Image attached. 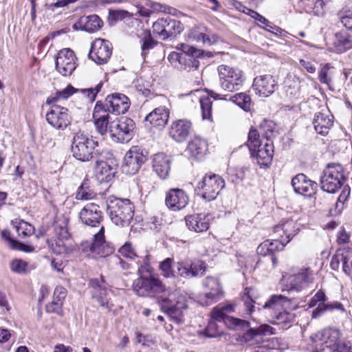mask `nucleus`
Listing matches in <instances>:
<instances>
[{
	"label": "nucleus",
	"instance_id": "nucleus-50",
	"mask_svg": "<svg viewBox=\"0 0 352 352\" xmlns=\"http://www.w3.org/2000/svg\"><path fill=\"white\" fill-rule=\"evenodd\" d=\"M202 118L204 120H210L212 117V102L210 97H202L199 100Z\"/></svg>",
	"mask_w": 352,
	"mask_h": 352
},
{
	"label": "nucleus",
	"instance_id": "nucleus-32",
	"mask_svg": "<svg viewBox=\"0 0 352 352\" xmlns=\"http://www.w3.org/2000/svg\"><path fill=\"white\" fill-rule=\"evenodd\" d=\"M299 228L296 222L287 219L274 227V232L287 243L298 233Z\"/></svg>",
	"mask_w": 352,
	"mask_h": 352
},
{
	"label": "nucleus",
	"instance_id": "nucleus-57",
	"mask_svg": "<svg viewBox=\"0 0 352 352\" xmlns=\"http://www.w3.org/2000/svg\"><path fill=\"white\" fill-rule=\"evenodd\" d=\"M274 329L267 325V324H263L260 326L258 329H250L247 334V337H253L254 336L258 335V334H273L274 333Z\"/></svg>",
	"mask_w": 352,
	"mask_h": 352
},
{
	"label": "nucleus",
	"instance_id": "nucleus-39",
	"mask_svg": "<svg viewBox=\"0 0 352 352\" xmlns=\"http://www.w3.org/2000/svg\"><path fill=\"white\" fill-rule=\"evenodd\" d=\"M183 29V24L180 21L170 19V17L166 18V28L165 34H164V40L179 34Z\"/></svg>",
	"mask_w": 352,
	"mask_h": 352
},
{
	"label": "nucleus",
	"instance_id": "nucleus-43",
	"mask_svg": "<svg viewBox=\"0 0 352 352\" xmlns=\"http://www.w3.org/2000/svg\"><path fill=\"white\" fill-rule=\"evenodd\" d=\"M232 311H234V305L232 304L218 306L213 309L211 313V317L214 320L221 321L226 318L227 314H230Z\"/></svg>",
	"mask_w": 352,
	"mask_h": 352
},
{
	"label": "nucleus",
	"instance_id": "nucleus-20",
	"mask_svg": "<svg viewBox=\"0 0 352 352\" xmlns=\"http://www.w3.org/2000/svg\"><path fill=\"white\" fill-rule=\"evenodd\" d=\"M188 196L180 188L170 189L166 194V206L173 211H179L188 204Z\"/></svg>",
	"mask_w": 352,
	"mask_h": 352
},
{
	"label": "nucleus",
	"instance_id": "nucleus-30",
	"mask_svg": "<svg viewBox=\"0 0 352 352\" xmlns=\"http://www.w3.org/2000/svg\"><path fill=\"white\" fill-rule=\"evenodd\" d=\"M93 118L97 131L102 135L107 132L109 124V113L105 110L104 104L98 101L93 111Z\"/></svg>",
	"mask_w": 352,
	"mask_h": 352
},
{
	"label": "nucleus",
	"instance_id": "nucleus-56",
	"mask_svg": "<svg viewBox=\"0 0 352 352\" xmlns=\"http://www.w3.org/2000/svg\"><path fill=\"white\" fill-rule=\"evenodd\" d=\"M166 19H159L153 24V32L154 34L164 40V34H165Z\"/></svg>",
	"mask_w": 352,
	"mask_h": 352
},
{
	"label": "nucleus",
	"instance_id": "nucleus-35",
	"mask_svg": "<svg viewBox=\"0 0 352 352\" xmlns=\"http://www.w3.org/2000/svg\"><path fill=\"white\" fill-rule=\"evenodd\" d=\"M95 176L100 182H109L115 175V168L109 162L104 161L101 157L96 160Z\"/></svg>",
	"mask_w": 352,
	"mask_h": 352
},
{
	"label": "nucleus",
	"instance_id": "nucleus-29",
	"mask_svg": "<svg viewBox=\"0 0 352 352\" xmlns=\"http://www.w3.org/2000/svg\"><path fill=\"white\" fill-rule=\"evenodd\" d=\"M103 25L102 21L96 14L81 16L76 22L72 28L74 30H84L87 32H95L99 30Z\"/></svg>",
	"mask_w": 352,
	"mask_h": 352
},
{
	"label": "nucleus",
	"instance_id": "nucleus-31",
	"mask_svg": "<svg viewBox=\"0 0 352 352\" xmlns=\"http://www.w3.org/2000/svg\"><path fill=\"white\" fill-rule=\"evenodd\" d=\"M177 50H181L185 54L186 63H185L186 69H197L199 67V61L196 58L200 57L204 52L201 50L195 48L193 46L185 43L178 44Z\"/></svg>",
	"mask_w": 352,
	"mask_h": 352
},
{
	"label": "nucleus",
	"instance_id": "nucleus-18",
	"mask_svg": "<svg viewBox=\"0 0 352 352\" xmlns=\"http://www.w3.org/2000/svg\"><path fill=\"white\" fill-rule=\"evenodd\" d=\"M104 106L107 113L124 114L130 107V100L125 95L115 93L107 96Z\"/></svg>",
	"mask_w": 352,
	"mask_h": 352
},
{
	"label": "nucleus",
	"instance_id": "nucleus-6",
	"mask_svg": "<svg viewBox=\"0 0 352 352\" xmlns=\"http://www.w3.org/2000/svg\"><path fill=\"white\" fill-rule=\"evenodd\" d=\"M97 146L98 142L91 138L82 133H77L73 138L72 153L76 160L89 162L96 156Z\"/></svg>",
	"mask_w": 352,
	"mask_h": 352
},
{
	"label": "nucleus",
	"instance_id": "nucleus-44",
	"mask_svg": "<svg viewBox=\"0 0 352 352\" xmlns=\"http://www.w3.org/2000/svg\"><path fill=\"white\" fill-rule=\"evenodd\" d=\"M76 91L74 87L72 85H68L66 88L56 93V96L48 97L46 100V104H52L60 100L67 99L69 96L74 94Z\"/></svg>",
	"mask_w": 352,
	"mask_h": 352
},
{
	"label": "nucleus",
	"instance_id": "nucleus-61",
	"mask_svg": "<svg viewBox=\"0 0 352 352\" xmlns=\"http://www.w3.org/2000/svg\"><path fill=\"white\" fill-rule=\"evenodd\" d=\"M327 298L324 292L322 290H318L316 294L310 299L309 302V307H315L318 303L327 301Z\"/></svg>",
	"mask_w": 352,
	"mask_h": 352
},
{
	"label": "nucleus",
	"instance_id": "nucleus-36",
	"mask_svg": "<svg viewBox=\"0 0 352 352\" xmlns=\"http://www.w3.org/2000/svg\"><path fill=\"white\" fill-rule=\"evenodd\" d=\"M333 116L329 113L318 112L316 113L313 124L316 131L322 135L329 133V129L333 126Z\"/></svg>",
	"mask_w": 352,
	"mask_h": 352
},
{
	"label": "nucleus",
	"instance_id": "nucleus-21",
	"mask_svg": "<svg viewBox=\"0 0 352 352\" xmlns=\"http://www.w3.org/2000/svg\"><path fill=\"white\" fill-rule=\"evenodd\" d=\"M276 85L277 82L272 75L265 74L254 79L252 87L256 95L268 97L274 92Z\"/></svg>",
	"mask_w": 352,
	"mask_h": 352
},
{
	"label": "nucleus",
	"instance_id": "nucleus-19",
	"mask_svg": "<svg viewBox=\"0 0 352 352\" xmlns=\"http://www.w3.org/2000/svg\"><path fill=\"white\" fill-rule=\"evenodd\" d=\"M291 183L296 193L307 197L314 195L318 188V184L303 173L296 175L293 177Z\"/></svg>",
	"mask_w": 352,
	"mask_h": 352
},
{
	"label": "nucleus",
	"instance_id": "nucleus-11",
	"mask_svg": "<svg viewBox=\"0 0 352 352\" xmlns=\"http://www.w3.org/2000/svg\"><path fill=\"white\" fill-rule=\"evenodd\" d=\"M146 160V151L139 146H133L124 155L122 172L127 175L135 174Z\"/></svg>",
	"mask_w": 352,
	"mask_h": 352
},
{
	"label": "nucleus",
	"instance_id": "nucleus-34",
	"mask_svg": "<svg viewBox=\"0 0 352 352\" xmlns=\"http://www.w3.org/2000/svg\"><path fill=\"white\" fill-rule=\"evenodd\" d=\"M188 228L196 232H202L209 228V219L204 214H193L185 217Z\"/></svg>",
	"mask_w": 352,
	"mask_h": 352
},
{
	"label": "nucleus",
	"instance_id": "nucleus-16",
	"mask_svg": "<svg viewBox=\"0 0 352 352\" xmlns=\"http://www.w3.org/2000/svg\"><path fill=\"white\" fill-rule=\"evenodd\" d=\"M176 267L177 274L187 279L202 276L206 271V264L199 260H182L177 263Z\"/></svg>",
	"mask_w": 352,
	"mask_h": 352
},
{
	"label": "nucleus",
	"instance_id": "nucleus-63",
	"mask_svg": "<svg viewBox=\"0 0 352 352\" xmlns=\"http://www.w3.org/2000/svg\"><path fill=\"white\" fill-rule=\"evenodd\" d=\"M67 296V290L62 286H58L55 288L54 292V298L58 302L63 304V301Z\"/></svg>",
	"mask_w": 352,
	"mask_h": 352
},
{
	"label": "nucleus",
	"instance_id": "nucleus-46",
	"mask_svg": "<svg viewBox=\"0 0 352 352\" xmlns=\"http://www.w3.org/2000/svg\"><path fill=\"white\" fill-rule=\"evenodd\" d=\"M261 140L259 139V134L256 129H251L248 134V139L247 141V146L249 148L251 154H253L257 147H261L262 145Z\"/></svg>",
	"mask_w": 352,
	"mask_h": 352
},
{
	"label": "nucleus",
	"instance_id": "nucleus-48",
	"mask_svg": "<svg viewBox=\"0 0 352 352\" xmlns=\"http://www.w3.org/2000/svg\"><path fill=\"white\" fill-rule=\"evenodd\" d=\"M139 276L153 274V269L151 266V256L146 254L142 260L138 261Z\"/></svg>",
	"mask_w": 352,
	"mask_h": 352
},
{
	"label": "nucleus",
	"instance_id": "nucleus-58",
	"mask_svg": "<svg viewBox=\"0 0 352 352\" xmlns=\"http://www.w3.org/2000/svg\"><path fill=\"white\" fill-rule=\"evenodd\" d=\"M244 294V305L246 309V311L248 314H251L254 309V300L252 298V296L250 294L251 289L248 288H245Z\"/></svg>",
	"mask_w": 352,
	"mask_h": 352
},
{
	"label": "nucleus",
	"instance_id": "nucleus-10",
	"mask_svg": "<svg viewBox=\"0 0 352 352\" xmlns=\"http://www.w3.org/2000/svg\"><path fill=\"white\" fill-rule=\"evenodd\" d=\"M313 280V272L308 267L301 269L296 274H284L281 279L283 290L299 292L312 283Z\"/></svg>",
	"mask_w": 352,
	"mask_h": 352
},
{
	"label": "nucleus",
	"instance_id": "nucleus-17",
	"mask_svg": "<svg viewBox=\"0 0 352 352\" xmlns=\"http://www.w3.org/2000/svg\"><path fill=\"white\" fill-rule=\"evenodd\" d=\"M74 52L68 48L60 50L56 59V68L63 76H70L76 67Z\"/></svg>",
	"mask_w": 352,
	"mask_h": 352
},
{
	"label": "nucleus",
	"instance_id": "nucleus-2",
	"mask_svg": "<svg viewBox=\"0 0 352 352\" xmlns=\"http://www.w3.org/2000/svg\"><path fill=\"white\" fill-rule=\"evenodd\" d=\"M157 302L163 312L176 322L182 321L184 311L187 308L186 296L179 290L168 292L158 297Z\"/></svg>",
	"mask_w": 352,
	"mask_h": 352
},
{
	"label": "nucleus",
	"instance_id": "nucleus-45",
	"mask_svg": "<svg viewBox=\"0 0 352 352\" xmlns=\"http://www.w3.org/2000/svg\"><path fill=\"white\" fill-rule=\"evenodd\" d=\"M266 243L269 245L270 252L272 254L270 260L272 263V267H275L277 265L278 261L274 254L276 251L282 250L287 243H285V239H281V241L278 239L274 241L266 240Z\"/></svg>",
	"mask_w": 352,
	"mask_h": 352
},
{
	"label": "nucleus",
	"instance_id": "nucleus-38",
	"mask_svg": "<svg viewBox=\"0 0 352 352\" xmlns=\"http://www.w3.org/2000/svg\"><path fill=\"white\" fill-rule=\"evenodd\" d=\"M334 45L339 52H343L352 47V38L346 31H340L335 35Z\"/></svg>",
	"mask_w": 352,
	"mask_h": 352
},
{
	"label": "nucleus",
	"instance_id": "nucleus-33",
	"mask_svg": "<svg viewBox=\"0 0 352 352\" xmlns=\"http://www.w3.org/2000/svg\"><path fill=\"white\" fill-rule=\"evenodd\" d=\"M168 118L169 109L164 105L153 110L146 116L145 121L150 122L153 126L163 128L167 124Z\"/></svg>",
	"mask_w": 352,
	"mask_h": 352
},
{
	"label": "nucleus",
	"instance_id": "nucleus-27",
	"mask_svg": "<svg viewBox=\"0 0 352 352\" xmlns=\"http://www.w3.org/2000/svg\"><path fill=\"white\" fill-rule=\"evenodd\" d=\"M274 154V145L266 135V142L261 147H257L252 157H255L261 167H267L270 165Z\"/></svg>",
	"mask_w": 352,
	"mask_h": 352
},
{
	"label": "nucleus",
	"instance_id": "nucleus-42",
	"mask_svg": "<svg viewBox=\"0 0 352 352\" xmlns=\"http://www.w3.org/2000/svg\"><path fill=\"white\" fill-rule=\"evenodd\" d=\"M230 100L245 111L251 109L250 96L245 93H239L230 98Z\"/></svg>",
	"mask_w": 352,
	"mask_h": 352
},
{
	"label": "nucleus",
	"instance_id": "nucleus-13",
	"mask_svg": "<svg viewBox=\"0 0 352 352\" xmlns=\"http://www.w3.org/2000/svg\"><path fill=\"white\" fill-rule=\"evenodd\" d=\"M47 123L56 130L63 131L70 125L72 117L69 110L62 106L52 104L45 115Z\"/></svg>",
	"mask_w": 352,
	"mask_h": 352
},
{
	"label": "nucleus",
	"instance_id": "nucleus-12",
	"mask_svg": "<svg viewBox=\"0 0 352 352\" xmlns=\"http://www.w3.org/2000/svg\"><path fill=\"white\" fill-rule=\"evenodd\" d=\"M203 285L206 291L198 297V302L202 306H208L223 297L224 292L217 278L208 276L205 278Z\"/></svg>",
	"mask_w": 352,
	"mask_h": 352
},
{
	"label": "nucleus",
	"instance_id": "nucleus-7",
	"mask_svg": "<svg viewBox=\"0 0 352 352\" xmlns=\"http://www.w3.org/2000/svg\"><path fill=\"white\" fill-rule=\"evenodd\" d=\"M225 187V181L219 175L209 173L198 182L196 187L197 194L208 201L214 200Z\"/></svg>",
	"mask_w": 352,
	"mask_h": 352
},
{
	"label": "nucleus",
	"instance_id": "nucleus-49",
	"mask_svg": "<svg viewBox=\"0 0 352 352\" xmlns=\"http://www.w3.org/2000/svg\"><path fill=\"white\" fill-rule=\"evenodd\" d=\"M55 235L58 239L66 240L69 237L66 221H56L54 225Z\"/></svg>",
	"mask_w": 352,
	"mask_h": 352
},
{
	"label": "nucleus",
	"instance_id": "nucleus-25",
	"mask_svg": "<svg viewBox=\"0 0 352 352\" xmlns=\"http://www.w3.org/2000/svg\"><path fill=\"white\" fill-rule=\"evenodd\" d=\"M340 337L341 333L338 329L327 328L312 336L311 340L314 343L317 344L320 342L321 344H325L327 347L333 349L341 340Z\"/></svg>",
	"mask_w": 352,
	"mask_h": 352
},
{
	"label": "nucleus",
	"instance_id": "nucleus-54",
	"mask_svg": "<svg viewBox=\"0 0 352 352\" xmlns=\"http://www.w3.org/2000/svg\"><path fill=\"white\" fill-rule=\"evenodd\" d=\"M28 263L22 259H15L10 263V269L14 272L24 274L28 272Z\"/></svg>",
	"mask_w": 352,
	"mask_h": 352
},
{
	"label": "nucleus",
	"instance_id": "nucleus-52",
	"mask_svg": "<svg viewBox=\"0 0 352 352\" xmlns=\"http://www.w3.org/2000/svg\"><path fill=\"white\" fill-rule=\"evenodd\" d=\"M118 252L124 257L129 259H134L138 256L131 242L126 241L118 250Z\"/></svg>",
	"mask_w": 352,
	"mask_h": 352
},
{
	"label": "nucleus",
	"instance_id": "nucleus-28",
	"mask_svg": "<svg viewBox=\"0 0 352 352\" xmlns=\"http://www.w3.org/2000/svg\"><path fill=\"white\" fill-rule=\"evenodd\" d=\"M185 151L190 157L201 160L206 155L208 143L206 140L195 136L188 142Z\"/></svg>",
	"mask_w": 352,
	"mask_h": 352
},
{
	"label": "nucleus",
	"instance_id": "nucleus-4",
	"mask_svg": "<svg viewBox=\"0 0 352 352\" xmlns=\"http://www.w3.org/2000/svg\"><path fill=\"white\" fill-rule=\"evenodd\" d=\"M347 179L343 166L340 164H329L320 176L322 190L329 193L336 192Z\"/></svg>",
	"mask_w": 352,
	"mask_h": 352
},
{
	"label": "nucleus",
	"instance_id": "nucleus-41",
	"mask_svg": "<svg viewBox=\"0 0 352 352\" xmlns=\"http://www.w3.org/2000/svg\"><path fill=\"white\" fill-rule=\"evenodd\" d=\"M12 224L15 228L18 235L21 237L30 236L33 234L34 230V227L31 224L23 220L15 219L12 221Z\"/></svg>",
	"mask_w": 352,
	"mask_h": 352
},
{
	"label": "nucleus",
	"instance_id": "nucleus-59",
	"mask_svg": "<svg viewBox=\"0 0 352 352\" xmlns=\"http://www.w3.org/2000/svg\"><path fill=\"white\" fill-rule=\"evenodd\" d=\"M332 351L333 352H352V342L349 340H340Z\"/></svg>",
	"mask_w": 352,
	"mask_h": 352
},
{
	"label": "nucleus",
	"instance_id": "nucleus-23",
	"mask_svg": "<svg viewBox=\"0 0 352 352\" xmlns=\"http://www.w3.org/2000/svg\"><path fill=\"white\" fill-rule=\"evenodd\" d=\"M90 285L93 298L100 306L110 309L113 306L109 298L111 290L107 288L103 279H92L90 280Z\"/></svg>",
	"mask_w": 352,
	"mask_h": 352
},
{
	"label": "nucleus",
	"instance_id": "nucleus-14",
	"mask_svg": "<svg viewBox=\"0 0 352 352\" xmlns=\"http://www.w3.org/2000/svg\"><path fill=\"white\" fill-rule=\"evenodd\" d=\"M104 229L102 226L98 233L94 236L92 241H85L81 243L82 250L85 252H91L100 257H106L113 252V248L107 244L104 240Z\"/></svg>",
	"mask_w": 352,
	"mask_h": 352
},
{
	"label": "nucleus",
	"instance_id": "nucleus-47",
	"mask_svg": "<svg viewBox=\"0 0 352 352\" xmlns=\"http://www.w3.org/2000/svg\"><path fill=\"white\" fill-rule=\"evenodd\" d=\"M49 246L57 254H70L73 251V246L61 239H58L55 243H52Z\"/></svg>",
	"mask_w": 352,
	"mask_h": 352
},
{
	"label": "nucleus",
	"instance_id": "nucleus-3",
	"mask_svg": "<svg viewBox=\"0 0 352 352\" xmlns=\"http://www.w3.org/2000/svg\"><path fill=\"white\" fill-rule=\"evenodd\" d=\"M289 303L287 298L282 295L272 296L263 306L266 314L271 317L270 321L273 324L281 325L283 328L287 329L289 324L293 322L294 314L282 311L285 304Z\"/></svg>",
	"mask_w": 352,
	"mask_h": 352
},
{
	"label": "nucleus",
	"instance_id": "nucleus-1",
	"mask_svg": "<svg viewBox=\"0 0 352 352\" xmlns=\"http://www.w3.org/2000/svg\"><path fill=\"white\" fill-rule=\"evenodd\" d=\"M107 204V212L111 221L120 227L130 225L134 216V206L128 199L109 197Z\"/></svg>",
	"mask_w": 352,
	"mask_h": 352
},
{
	"label": "nucleus",
	"instance_id": "nucleus-40",
	"mask_svg": "<svg viewBox=\"0 0 352 352\" xmlns=\"http://www.w3.org/2000/svg\"><path fill=\"white\" fill-rule=\"evenodd\" d=\"M96 193L91 188L88 179H85L78 187L76 194V199L78 200H89L93 199Z\"/></svg>",
	"mask_w": 352,
	"mask_h": 352
},
{
	"label": "nucleus",
	"instance_id": "nucleus-9",
	"mask_svg": "<svg viewBox=\"0 0 352 352\" xmlns=\"http://www.w3.org/2000/svg\"><path fill=\"white\" fill-rule=\"evenodd\" d=\"M134 129V121L124 117L110 123L109 133L112 140L116 142H127L132 138Z\"/></svg>",
	"mask_w": 352,
	"mask_h": 352
},
{
	"label": "nucleus",
	"instance_id": "nucleus-62",
	"mask_svg": "<svg viewBox=\"0 0 352 352\" xmlns=\"http://www.w3.org/2000/svg\"><path fill=\"white\" fill-rule=\"evenodd\" d=\"M168 60L171 64H175L177 63L182 64L184 60H186V56L184 52L179 53L176 52H172L168 56Z\"/></svg>",
	"mask_w": 352,
	"mask_h": 352
},
{
	"label": "nucleus",
	"instance_id": "nucleus-64",
	"mask_svg": "<svg viewBox=\"0 0 352 352\" xmlns=\"http://www.w3.org/2000/svg\"><path fill=\"white\" fill-rule=\"evenodd\" d=\"M129 15V12L125 10H109V18L114 21H120L125 19Z\"/></svg>",
	"mask_w": 352,
	"mask_h": 352
},
{
	"label": "nucleus",
	"instance_id": "nucleus-51",
	"mask_svg": "<svg viewBox=\"0 0 352 352\" xmlns=\"http://www.w3.org/2000/svg\"><path fill=\"white\" fill-rule=\"evenodd\" d=\"M332 66L330 63H326L319 71L318 79L322 84L329 85L331 82V73L330 69Z\"/></svg>",
	"mask_w": 352,
	"mask_h": 352
},
{
	"label": "nucleus",
	"instance_id": "nucleus-55",
	"mask_svg": "<svg viewBox=\"0 0 352 352\" xmlns=\"http://www.w3.org/2000/svg\"><path fill=\"white\" fill-rule=\"evenodd\" d=\"M142 42V56L144 57L147 52L157 45V42L153 40L150 34L144 37Z\"/></svg>",
	"mask_w": 352,
	"mask_h": 352
},
{
	"label": "nucleus",
	"instance_id": "nucleus-8",
	"mask_svg": "<svg viewBox=\"0 0 352 352\" xmlns=\"http://www.w3.org/2000/svg\"><path fill=\"white\" fill-rule=\"evenodd\" d=\"M132 287L140 296H151L165 291L162 281L153 274L141 275L133 281Z\"/></svg>",
	"mask_w": 352,
	"mask_h": 352
},
{
	"label": "nucleus",
	"instance_id": "nucleus-53",
	"mask_svg": "<svg viewBox=\"0 0 352 352\" xmlns=\"http://www.w3.org/2000/svg\"><path fill=\"white\" fill-rule=\"evenodd\" d=\"M173 262V258H166L165 260L160 263V269L162 271V275L166 278H170L174 276L173 271L172 270Z\"/></svg>",
	"mask_w": 352,
	"mask_h": 352
},
{
	"label": "nucleus",
	"instance_id": "nucleus-22",
	"mask_svg": "<svg viewBox=\"0 0 352 352\" xmlns=\"http://www.w3.org/2000/svg\"><path fill=\"white\" fill-rule=\"evenodd\" d=\"M79 218L85 225L96 227L102 219V212L98 205L87 204L79 212Z\"/></svg>",
	"mask_w": 352,
	"mask_h": 352
},
{
	"label": "nucleus",
	"instance_id": "nucleus-26",
	"mask_svg": "<svg viewBox=\"0 0 352 352\" xmlns=\"http://www.w3.org/2000/svg\"><path fill=\"white\" fill-rule=\"evenodd\" d=\"M192 129L190 121L185 119L172 122L169 128V135L176 142H182L189 135Z\"/></svg>",
	"mask_w": 352,
	"mask_h": 352
},
{
	"label": "nucleus",
	"instance_id": "nucleus-24",
	"mask_svg": "<svg viewBox=\"0 0 352 352\" xmlns=\"http://www.w3.org/2000/svg\"><path fill=\"white\" fill-rule=\"evenodd\" d=\"M342 262V270L349 274L352 270V250L349 248L338 249L332 256L330 267L333 270H338L340 263Z\"/></svg>",
	"mask_w": 352,
	"mask_h": 352
},
{
	"label": "nucleus",
	"instance_id": "nucleus-5",
	"mask_svg": "<svg viewBox=\"0 0 352 352\" xmlns=\"http://www.w3.org/2000/svg\"><path fill=\"white\" fill-rule=\"evenodd\" d=\"M217 72L219 86L223 91L234 92L243 87L245 78L244 72L239 67L220 65Z\"/></svg>",
	"mask_w": 352,
	"mask_h": 352
},
{
	"label": "nucleus",
	"instance_id": "nucleus-37",
	"mask_svg": "<svg viewBox=\"0 0 352 352\" xmlns=\"http://www.w3.org/2000/svg\"><path fill=\"white\" fill-rule=\"evenodd\" d=\"M153 168L160 178L165 179L170 169L169 157L164 153L155 154L153 160Z\"/></svg>",
	"mask_w": 352,
	"mask_h": 352
},
{
	"label": "nucleus",
	"instance_id": "nucleus-15",
	"mask_svg": "<svg viewBox=\"0 0 352 352\" xmlns=\"http://www.w3.org/2000/svg\"><path fill=\"white\" fill-rule=\"evenodd\" d=\"M112 54V45L105 39L96 38L92 43L89 58L98 65L107 63Z\"/></svg>",
	"mask_w": 352,
	"mask_h": 352
},
{
	"label": "nucleus",
	"instance_id": "nucleus-60",
	"mask_svg": "<svg viewBox=\"0 0 352 352\" xmlns=\"http://www.w3.org/2000/svg\"><path fill=\"white\" fill-rule=\"evenodd\" d=\"M204 334L208 338H217L220 336L221 333L218 331L217 324L211 322L204 330Z\"/></svg>",
	"mask_w": 352,
	"mask_h": 352
}]
</instances>
